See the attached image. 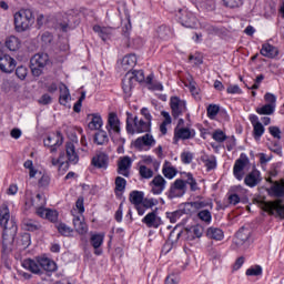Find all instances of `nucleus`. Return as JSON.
Returning a JSON list of instances; mask_svg holds the SVG:
<instances>
[{
  "label": "nucleus",
  "instance_id": "nucleus-24",
  "mask_svg": "<svg viewBox=\"0 0 284 284\" xmlns=\"http://www.w3.org/2000/svg\"><path fill=\"white\" fill-rule=\"evenodd\" d=\"M195 132L194 130L187 129V128H179L176 126L174 129V140L179 141H185L187 139H194Z\"/></svg>",
  "mask_w": 284,
  "mask_h": 284
},
{
  "label": "nucleus",
  "instance_id": "nucleus-6",
  "mask_svg": "<svg viewBox=\"0 0 284 284\" xmlns=\"http://www.w3.org/2000/svg\"><path fill=\"white\" fill-rule=\"evenodd\" d=\"M134 81L138 83H143V81H145V74L143 71H133L132 75H130V72L125 74L122 80V90L128 97L131 95L132 88H134Z\"/></svg>",
  "mask_w": 284,
  "mask_h": 284
},
{
  "label": "nucleus",
  "instance_id": "nucleus-22",
  "mask_svg": "<svg viewBox=\"0 0 284 284\" xmlns=\"http://www.w3.org/2000/svg\"><path fill=\"white\" fill-rule=\"evenodd\" d=\"M105 239V235L101 233L92 234L90 237V244L95 250L94 254L97 256H101L103 254V250H101V245H103V240Z\"/></svg>",
  "mask_w": 284,
  "mask_h": 284
},
{
  "label": "nucleus",
  "instance_id": "nucleus-31",
  "mask_svg": "<svg viewBox=\"0 0 284 284\" xmlns=\"http://www.w3.org/2000/svg\"><path fill=\"white\" fill-rule=\"evenodd\" d=\"M265 207L268 212H276L278 216H284V205L281 202H268L265 204Z\"/></svg>",
  "mask_w": 284,
  "mask_h": 284
},
{
  "label": "nucleus",
  "instance_id": "nucleus-40",
  "mask_svg": "<svg viewBox=\"0 0 284 284\" xmlns=\"http://www.w3.org/2000/svg\"><path fill=\"white\" fill-rule=\"evenodd\" d=\"M91 123H89V130H100L103 126V120L100 115L92 114Z\"/></svg>",
  "mask_w": 284,
  "mask_h": 284
},
{
  "label": "nucleus",
  "instance_id": "nucleus-41",
  "mask_svg": "<svg viewBox=\"0 0 284 284\" xmlns=\"http://www.w3.org/2000/svg\"><path fill=\"white\" fill-rule=\"evenodd\" d=\"M212 205L210 202L205 201H194V202H187L185 204V207H191V210H203V207H207Z\"/></svg>",
  "mask_w": 284,
  "mask_h": 284
},
{
  "label": "nucleus",
  "instance_id": "nucleus-42",
  "mask_svg": "<svg viewBox=\"0 0 284 284\" xmlns=\"http://www.w3.org/2000/svg\"><path fill=\"white\" fill-rule=\"evenodd\" d=\"M271 191L273 192L274 196H277L278 199L284 196V182L278 183L274 182V184L271 186Z\"/></svg>",
  "mask_w": 284,
  "mask_h": 284
},
{
  "label": "nucleus",
  "instance_id": "nucleus-56",
  "mask_svg": "<svg viewBox=\"0 0 284 284\" xmlns=\"http://www.w3.org/2000/svg\"><path fill=\"white\" fill-rule=\"evenodd\" d=\"M158 37L160 39H168V37H170V28H168L166 26L159 27Z\"/></svg>",
  "mask_w": 284,
  "mask_h": 284
},
{
  "label": "nucleus",
  "instance_id": "nucleus-59",
  "mask_svg": "<svg viewBox=\"0 0 284 284\" xmlns=\"http://www.w3.org/2000/svg\"><path fill=\"white\" fill-rule=\"evenodd\" d=\"M181 278L179 277V273H171L165 278V284H179Z\"/></svg>",
  "mask_w": 284,
  "mask_h": 284
},
{
  "label": "nucleus",
  "instance_id": "nucleus-62",
  "mask_svg": "<svg viewBox=\"0 0 284 284\" xmlns=\"http://www.w3.org/2000/svg\"><path fill=\"white\" fill-rule=\"evenodd\" d=\"M268 132L273 139H277V141H281V129L278 126H270Z\"/></svg>",
  "mask_w": 284,
  "mask_h": 284
},
{
  "label": "nucleus",
  "instance_id": "nucleus-61",
  "mask_svg": "<svg viewBox=\"0 0 284 284\" xmlns=\"http://www.w3.org/2000/svg\"><path fill=\"white\" fill-rule=\"evenodd\" d=\"M45 219H48V221H51V223H57L59 219V213H57V211L48 209Z\"/></svg>",
  "mask_w": 284,
  "mask_h": 284
},
{
  "label": "nucleus",
  "instance_id": "nucleus-17",
  "mask_svg": "<svg viewBox=\"0 0 284 284\" xmlns=\"http://www.w3.org/2000/svg\"><path fill=\"white\" fill-rule=\"evenodd\" d=\"M65 154L67 160H64V163H71L72 165H77V163H79V153H77V146H74V143H65Z\"/></svg>",
  "mask_w": 284,
  "mask_h": 284
},
{
  "label": "nucleus",
  "instance_id": "nucleus-1",
  "mask_svg": "<svg viewBox=\"0 0 284 284\" xmlns=\"http://www.w3.org/2000/svg\"><path fill=\"white\" fill-rule=\"evenodd\" d=\"M0 225L3 229L2 233V254H8L11 251V245L14 243V237L19 227L14 219H10V210L8 206H2L0 210Z\"/></svg>",
  "mask_w": 284,
  "mask_h": 284
},
{
  "label": "nucleus",
  "instance_id": "nucleus-9",
  "mask_svg": "<svg viewBox=\"0 0 284 284\" xmlns=\"http://www.w3.org/2000/svg\"><path fill=\"white\" fill-rule=\"evenodd\" d=\"M175 17L178 21H180L181 26H183L184 28H196V26H199V20L196 19V16L185 9H180Z\"/></svg>",
  "mask_w": 284,
  "mask_h": 284
},
{
  "label": "nucleus",
  "instance_id": "nucleus-13",
  "mask_svg": "<svg viewBox=\"0 0 284 284\" xmlns=\"http://www.w3.org/2000/svg\"><path fill=\"white\" fill-rule=\"evenodd\" d=\"M250 163V159H247L246 154H241L240 159L235 161V164L233 166V174L237 181H243V176H245V173H243V170H245V166Z\"/></svg>",
  "mask_w": 284,
  "mask_h": 284
},
{
  "label": "nucleus",
  "instance_id": "nucleus-19",
  "mask_svg": "<svg viewBox=\"0 0 284 284\" xmlns=\"http://www.w3.org/2000/svg\"><path fill=\"white\" fill-rule=\"evenodd\" d=\"M110 163V158L105 153H98L91 160V165L97 168L98 170H108V165Z\"/></svg>",
  "mask_w": 284,
  "mask_h": 284
},
{
  "label": "nucleus",
  "instance_id": "nucleus-4",
  "mask_svg": "<svg viewBox=\"0 0 284 284\" xmlns=\"http://www.w3.org/2000/svg\"><path fill=\"white\" fill-rule=\"evenodd\" d=\"M152 130V123L139 119V116L126 118V132L128 134H143V132H150Z\"/></svg>",
  "mask_w": 284,
  "mask_h": 284
},
{
  "label": "nucleus",
  "instance_id": "nucleus-32",
  "mask_svg": "<svg viewBox=\"0 0 284 284\" xmlns=\"http://www.w3.org/2000/svg\"><path fill=\"white\" fill-rule=\"evenodd\" d=\"M93 141L97 145H108L110 138L108 136V132L101 130L94 134Z\"/></svg>",
  "mask_w": 284,
  "mask_h": 284
},
{
  "label": "nucleus",
  "instance_id": "nucleus-58",
  "mask_svg": "<svg viewBox=\"0 0 284 284\" xmlns=\"http://www.w3.org/2000/svg\"><path fill=\"white\" fill-rule=\"evenodd\" d=\"M53 40H54V37L52 36V33L48 31L43 32L41 36V41L43 45H50V43H52Z\"/></svg>",
  "mask_w": 284,
  "mask_h": 284
},
{
  "label": "nucleus",
  "instance_id": "nucleus-25",
  "mask_svg": "<svg viewBox=\"0 0 284 284\" xmlns=\"http://www.w3.org/2000/svg\"><path fill=\"white\" fill-rule=\"evenodd\" d=\"M261 181V172L258 170H253L244 178V183L247 187H256Z\"/></svg>",
  "mask_w": 284,
  "mask_h": 284
},
{
  "label": "nucleus",
  "instance_id": "nucleus-38",
  "mask_svg": "<svg viewBox=\"0 0 284 284\" xmlns=\"http://www.w3.org/2000/svg\"><path fill=\"white\" fill-rule=\"evenodd\" d=\"M183 178L186 179L184 183L185 185H190L191 192H196V190H199V183H196V179H194L192 173H183Z\"/></svg>",
  "mask_w": 284,
  "mask_h": 284
},
{
  "label": "nucleus",
  "instance_id": "nucleus-50",
  "mask_svg": "<svg viewBox=\"0 0 284 284\" xmlns=\"http://www.w3.org/2000/svg\"><path fill=\"white\" fill-rule=\"evenodd\" d=\"M221 108L216 104H210L206 109L209 119H214L219 114Z\"/></svg>",
  "mask_w": 284,
  "mask_h": 284
},
{
  "label": "nucleus",
  "instance_id": "nucleus-29",
  "mask_svg": "<svg viewBox=\"0 0 284 284\" xmlns=\"http://www.w3.org/2000/svg\"><path fill=\"white\" fill-rule=\"evenodd\" d=\"M134 65H136V55L135 54H129L125 55L122 59V68L125 71L132 72V69L134 68Z\"/></svg>",
  "mask_w": 284,
  "mask_h": 284
},
{
  "label": "nucleus",
  "instance_id": "nucleus-35",
  "mask_svg": "<svg viewBox=\"0 0 284 284\" xmlns=\"http://www.w3.org/2000/svg\"><path fill=\"white\" fill-rule=\"evenodd\" d=\"M144 196L145 194L142 191H132L130 193L129 201H131L133 205H141V203H143Z\"/></svg>",
  "mask_w": 284,
  "mask_h": 284
},
{
  "label": "nucleus",
  "instance_id": "nucleus-5",
  "mask_svg": "<svg viewBox=\"0 0 284 284\" xmlns=\"http://www.w3.org/2000/svg\"><path fill=\"white\" fill-rule=\"evenodd\" d=\"M50 63L48 53H37L30 60V68L33 77H41L43 68Z\"/></svg>",
  "mask_w": 284,
  "mask_h": 284
},
{
  "label": "nucleus",
  "instance_id": "nucleus-30",
  "mask_svg": "<svg viewBox=\"0 0 284 284\" xmlns=\"http://www.w3.org/2000/svg\"><path fill=\"white\" fill-rule=\"evenodd\" d=\"M22 225L27 232H37L41 230V223L32 219H24Z\"/></svg>",
  "mask_w": 284,
  "mask_h": 284
},
{
  "label": "nucleus",
  "instance_id": "nucleus-10",
  "mask_svg": "<svg viewBox=\"0 0 284 284\" xmlns=\"http://www.w3.org/2000/svg\"><path fill=\"white\" fill-rule=\"evenodd\" d=\"M185 192H187V185H185V181L178 179L174 181V183L171 184L166 196L168 199H181V196H185Z\"/></svg>",
  "mask_w": 284,
  "mask_h": 284
},
{
  "label": "nucleus",
  "instance_id": "nucleus-34",
  "mask_svg": "<svg viewBox=\"0 0 284 284\" xmlns=\"http://www.w3.org/2000/svg\"><path fill=\"white\" fill-rule=\"evenodd\" d=\"M6 45L11 52H17L21 48V41H19V38L11 36L7 39Z\"/></svg>",
  "mask_w": 284,
  "mask_h": 284
},
{
  "label": "nucleus",
  "instance_id": "nucleus-28",
  "mask_svg": "<svg viewBox=\"0 0 284 284\" xmlns=\"http://www.w3.org/2000/svg\"><path fill=\"white\" fill-rule=\"evenodd\" d=\"M260 54H262V57H266L267 59H274V57H278V49L270 43H265L262 45Z\"/></svg>",
  "mask_w": 284,
  "mask_h": 284
},
{
  "label": "nucleus",
  "instance_id": "nucleus-52",
  "mask_svg": "<svg viewBox=\"0 0 284 284\" xmlns=\"http://www.w3.org/2000/svg\"><path fill=\"white\" fill-rule=\"evenodd\" d=\"M162 174L165 179H174L176 176V169L174 166L163 168Z\"/></svg>",
  "mask_w": 284,
  "mask_h": 284
},
{
  "label": "nucleus",
  "instance_id": "nucleus-33",
  "mask_svg": "<svg viewBox=\"0 0 284 284\" xmlns=\"http://www.w3.org/2000/svg\"><path fill=\"white\" fill-rule=\"evenodd\" d=\"M201 161H202V163H204L207 172H210V170H215L216 169V156H214V155H202Z\"/></svg>",
  "mask_w": 284,
  "mask_h": 284
},
{
  "label": "nucleus",
  "instance_id": "nucleus-63",
  "mask_svg": "<svg viewBox=\"0 0 284 284\" xmlns=\"http://www.w3.org/2000/svg\"><path fill=\"white\" fill-rule=\"evenodd\" d=\"M214 141H217V143H223L227 136H225V133L221 130H217L213 133Z\"/></svg>",
  "mask_w": 284,
  "mask_h": 284
},
{
  "label": "nucleus",
  "instance_id": "nucleus-15",
  "mask_svg": "<svg viewBox=\"0 0 284 284\" xmlns=\"http://www.w3.org/2000/svg\"><path fill=\"white\" fill-rule=\"evenodd\" d=\"M248 120L253 125V136L256 141H258V139H261L263 134H265V126H263V123L258 121V115L256 114H251L248 116Z\"/></svg>",
  "mask_w": 284,
  "mask_h": 284
},
{
  "label": "nucleus",
  "instance_id": "nucleus-57",
  "mask_svg": "<svg viewBox=\"0 0 284 284\" xmlns=\"http://www.w3.org/2000/svg\"><path fill=\"white\" fill-rule=\"evenodd\" d=\"M193 160H194V154H192V152H183L181 154V161L185 165H190V163H192Z\"/></svg>",
  "mask_w": 284,
  "mask_h": 284
},
{
  "label": "nucleus",
  "instance_id": "nucleus-43",
  "mask_svg": "<svg viewBox=\"0 0 284 284\" xmlns=\"http://www.w3.org/2000/svg\"><path fill=\"white\" fill-rule=\"evenodd\" d=\"M57 230L61 236H72V227L68 226L65 223H60L57 225Z\"/></svg>",
  "mask_w": 284,
  "mask_h": 284
},
{
  "label": "nucleus",
  "instance_id": "nucleus-46",
  "mask_svg": "<svg viewBox=\"0 0 284 284\" xmlns=\"http://www.w3.org/2000/svg\"><path fill=\"white\" fill-rule=\"evenodd\" d=\"M181 236H183L185 241H194V239H196L192 232V229H185L184 231L176 233V239H181Z\"/></svg>",
  "mask_w": 284,
  "mask_h": 284
},
{
  "label": "nucleus",
  "instance_id": "nucleus-7",
  "mask_svg": "<svg viewBox=\"0 0 284 284\" xmlns=\"http://www.w3.org/2000/svg\"><path fill=\"white\" fill-rule=\"evenodd\" d=\"M79 23H81L79 11L71 9L64 13L62 22L59 23V28L62 32H68L69 30H74Z\"/></svg>",
  "mask_w": 284,
  "mask_h": 284
},
{
  "label": "nucleus",
  "instance_id": "nucleus-53",
  "mask_svg": "<svg viewBox=\"0 0 284 284\" xmlns=\"http://www.w3.org/2000/svg\"><path fill=\"white\" fill-rule=\"evenodd\" d=\"M16 77L20 79V81H24L26 77H28V68L20 65L16 69Z\"/></svg>",
  "mask_w": 284,
  "mask_h": 284
},
{
  "label": "nucleus",
  "instance_id": "nucleus-51",
  "mask_svg": "<svg viewBox=\"0 0 284 284\" xmlns=\"http://www.w3.org/2000/svg\"><path fill=\"white\" fill-rule=\"evenodd\" d=\"M32 205H34V207H44L45 206V196H43V194L38 193L36 195V200H32Z\"/></svg>",
  "mask_w": 284,
  "mask_h": 284
},
{
  "label": "nucleus",
  "instance_id": "nucleus-14",
  "mask_svg": "<svg viewBox=\"0 0 284 284\" xmlns=\"http://www.w3.org/2000/svg\"><path fill=\"white\" fill-rule=\"evenodd\" d=\"M156 143V140H154V136L152 134L146 133L143 136L138 138L133 142V148L135 150H139L140 152L143 150V148H152Z\"/></svg>",
  "mask_w": 284,
  "mask_h": 284
},
{
  "label": "nucleus",
  "instance_id": "nucleus-54",
  "mask_svg": "<svg viewBox=\"0 0 284 284\" xmlns=\"http://www.w3.org/2000/svg\"><path fill=\"white\" fill-rule=\"evenodd\" d=\"M225 8H241L243 0H222Z\"/></svg>",
  "mask_w": 284,
  "mask_h": 284
},
{
  "label": "nucleus",
  "instance_id": "nucleus-37",
  "mask_svg": "<svg viewBox=\"0 0 284 284\" xmlns=\"http://www.w3.org/2000/svg\"><path fill=\"white\" fill-rule=\"evenodd\" d=\"M70 100V90L65 84H61L60 87V105H68V101Z\"/></svg>",
  "mask_w": 284,
  "mask_h": 284
},
{
  "label": "nucleus",
  "instance_id": "nucleus-45",
  "mask_svg": "<svg viewBox=\"0 0 284 284\" xmlns=\"http://www.w3.org/2000/svg\"><path fill=\"white\" fill-rule=\"evenodd\" d=\"M139 174L142 179H152V176H154V171L145 165H141L139 169Z\"/></svg>",
  "mask_w": 284,
  "mask_h": 284
},
{
  "label": "nucleus",
  "instance_id": "nucleus-11",
  "mask_svg": "<svg viewBox=\"0 0 284 284\" xmlns=\"http://www.w3.org/2000/svg\"><path fill=\"white\" fill-rule=\"evenodd\" d=\"M170 105L172 110L173 119H179V116L187 112V104L184 100H181L179 97H172L170 99Z\"/></svg>",
  "mask_w": 284,
  "mask_h": 284
},
{
  "label": "nucleus",
  "instance_id": "nucleus-47",
  "mask_svg": "<svg viewBox=\"0 0 284 284\" xmlns=\"http://www.w3.org/2000/svg\"><path fill=\"white\" fill-rule=\"evenodd\" d=\"M197 219L204 223H212V213L209 210H202L197 213Z\"/></svg>",
  "mask_w": 284,
  "mask_h": 284
},
{
  "label": "nucleus",
  "instance_id": "nucleus-8",
  "mask_svg": "<svg viewBox=\"0 0 284 284\" xmlns=\"http://www.w3.org/2000/svg\"><path fill=\"white\" fill-rule=\"evenodd\" d=\"M252 236V232L250 229L241 227L236 234L232 244V250H239L240 247H244L247 250L250 247V237Z\"/></svg>",
  "mask_w": 284,
  "mask_h": 284
},
{
  "label": "nucleus",
  "instance_id": "nucleus-2",
  "mask_svg": "<svg viewBox=\"0 0 284 284\" xmlns=\"http://www.w3.org/2000/svg\"><path fill=\"white\" fill-rule=\"evenodd\" d=\"M22 267L32 274L41 276L44 272H57V263L48 257H41L38 261L32 258L23 260Z\"/></svg>",
  "mask_w": 284,
  "mask_h": 284
},
{
  "label": "nucleus",
  "instance_id": "nucleus-12",
  "mask_svg": "<svg viewBox=\"0 0 284 284\" xmlns=\"http://www.w3.org/2000/svg\"><path fill=\"white\" fill-rule=\"evenodd\" d=\"M17 68V60L10 57L9 54H0V70L4 72V74H12L14 69Z\"/></svg>",
  "mask_w": 284,
  "mask_h": 284
},
{
  "label": "nucleus",
  "instance_id": "nucleus-44",
  "mask_svg": "<svg viewBox=\"0 0 284 284\" xmlns=\"http://www.w3.org/2000/svg\"><path fill=\"white\" fill-rule=\"evenodd\" d=\"M125 185H128V181L122 176H118L115 179V194H119V192H125Z\"/></svg>",
  "mask_w": 284,
  "mask_h": 284
},
{
  "label": "nucleus",
  "instance_id": "nucleus-36",
  "mask_svg": "<svg viewBox=\"0 0 284 284\" xmlns=\"http://www.w3.org/2000/svg\"><path fill=\"white\" fill-rule=\"evenodd\" d=\"M206 236L213 239L214 241H223V231L216 227H209L206 231Z\"/></svg>",
  "mask_w": 284,
  "mask_h": 284
},
{
  "label": "nucleus",
  "instance_id": "nucleus-3",
  "mask_svg": "<svg viewBox=\"0 0 284 284\" xmlns=\"http://www.w3.org/2000/svg\"><path fill=\"white\" fill-rule=\"evenodd\" d=\"M34 13L30 9H21L13 16L14 29L17 32H28L34 26Z\"/></svg>",
  "mask_w": 284,
  "mask_h": 284
},
{
  "label": "nucleus",
  "instance_id": "nucleus-55",
  "mask_svg": "<svg viewBox=\"0 0 284 284\" xmlns=\"http://www.w3.org/2000/svg\"><path fill=\"white\" fill-rule=\"evenodd\" d=\"M141 205H143V207L149 210L150 207H154V205H159V201L156 199H144L143 197Z\"/></svg>",
  "mask_w": 284,
  "mask_h": 284
},
{
  "label": "nucleus",
  "instance_id": "nucleus-26",
  "mask_svg": "<svg viewBox=\"0 0 284 284\" xmlns=\"http://www.w3.org/2000/svg\"><path fill=\"white\" fill-rule=\"evenodd\" d=\"M142 223H144V225H146V227H159L162 223L161 219L159 217V215H156V212L153 211L149 214H146L143 219H142Z\"/></svg>",
  "mask_w": 284,
  "mask_h": 284
},
{
  "label": "nucleus",
  "instance_id": "nucleus-16",
  "mask_svg": "<svg viewBox=\"0 0 284 284\" xmlns=\"http://www.w3.org/2000/svg\"><path fill=\"white\" fill-rule=\"evenodd\" d=\"M168 184V181H165V178L162 175H156L153 178V180L150 182V186L152 194H163V190H165V185Z\"/></svg>",
  "mask_w": 284,
  "mask_h": 284
},
{
  "label": "nucleus",
  "instance_id": "nucleus-39",
  "mask_svg": "<svg viewBox=\"0 0 284 284\" xmlns=\"http://www.w3.org/2000/svg\"><path fill=\"white\" fill-rule=\"evenodd\" d=\"M275 110H276V106L266 103L263 106L257 108L256 112H257V114L270 116V115L274 114Z\"/></svg>",
  "mask_w": 284,
  "mask_h": 284
},
{
  "label": "nucleus",
  "instance_id": "nucleus-18",
  "mask_svg": "<svg viewBox=\"0 0 284 284\" xmlns=\"http://www.w3.org/2000/svg\"><path fill=\"white\" fill-rule=\"evenodd\" d=\"M63 144V135H61V132L52 133L48 135V138L44 140V145L47 148H51V152H54L57 150V146Z\"/></svg>",
  "mask_w": 284,
  "mask_h": 284
},
{
  "label": "nucleus",
  "instance_id": "nucleus-23",
  "mask_svg": "<svg viewBox=\"0 0 284 284\" xmlns=\"http://www.w3.org/2000/svg\"><path fill=\"white\" fill-rule=\"evenodd\" d=\"M132 168V159L130 156H123L118 163V174L122 176H130V169Z\"/></svg>",
  "mask_w": 284,
  "mask_h": 284
},
{
  "label": "nucleus",
  "instance_id": "nucleus-48",
  "mask_svg": "<svg viewBox=\"0 0 284 284\" xmlns=\"http://www.w3.org/2000/svg\"><path fill=\"white\" fill-rule=\"evenodd\" d=\"M18 245L23 247V250H26V247H30V233L22 234L18 240Z\"/></svg>",
  "mask_w": 284,
  "mask_h": 284
},
{
  "label": "nucleus",
  "instance_id": "nucleus-27",
  "mask_svg": "<svg viewBox=\"0 0 284 284\" xmlns=\"http://www.w3.org/2000/svg\"><path fill=\"white\" fill-rule=\"evenodd\" d=\"M73 227L78 234H88V224H85L83 215L73 217Z\"/></svg>",
  "mask_w": 284,
  "mask_h": 284
},
{
  "label": "nucleus",
  "instance_id": "nucleus-20",
  "mask_svg": "<svg viewBox=\"0 0 284 284\" xmlns=\"http://www.w3.org/2000/svg\"><path fill=\"white\" fill-rule=\"evenodd\" d=\"M114 28L112 27H101L99 24L93 26V32H95L102 41H108L114 37Z\"/></svg>",
  "mask_w": 284,
  "mask_h": 284
},
{
  "label": "nucleus",
  "instance_id": "nucleus-49",
  "mask_svg": "<svg viewBox=\"0 0 284 284\" xmlns=\"http://www.w3.org/2000/svg\"><path fill=\"white\" fill-rule=\"evenodd\" d=\"M263 274V267L255 265L246 270V276H261Z\"/></svg>",
  "mask_w": 284,
  "mask_h": 284
},
{
  "label": "nucleus",
  "instance_id": "nucleus-21",
  "mask_svg": "<svg viewBox=\"0 0 284 284\" xmlns=\"http://www.w3.org/2000/svg\"><path fill=\"white\" fill-rule=\"evenodd\" d=\"M106 130L108 132L113 130V132L116 134H121V121L119 120V115H116V113H109Z\"/></svg>",
  "mask_w": 284,
  "mask_h": 284
},
{
  "label": "nucleus",
  "instance_id": "nucleus-64",
  "mask_svg": "<svg viewBox=\"0 0 284 284\" xmlns=\"http://www.w3.org/2000/svg\"><path fill=\"white\" fill-rule=\"evenodd\" d=\"M264 101H266L268 105H273L276 108V95H274L273 93H266L264 95Z\"/></svg>",
  "mask_w": 284,
  "mask_h": 284
},
{
  "label": "nucleus",
  "instance_id": "nucleus-60",
  "mask_svg": "<svg viewBox=\"0 0 284 284\" xmlns=\"http://www.w3.org/2000/svg\"><path fill=\"white\" fill-rule=\"evenodd\" d=\"M191 231L193 233V236H195V239H201V236H203V232H205V229L197 224L191 227Z\"/></svg>",
  "mask_w": 284,
  "mask_h": 284
}]
</instances>
